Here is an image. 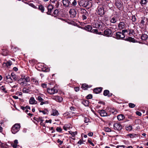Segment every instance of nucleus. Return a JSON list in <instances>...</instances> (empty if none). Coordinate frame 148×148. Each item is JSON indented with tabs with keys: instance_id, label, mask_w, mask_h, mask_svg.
Returning <instances> with one entry per match:
<instances>
[{
	"instance_id": "nucleus-1",
	"label": "nucleus",
	"mask_w": 148,
	"mask_h": 148,
	"mask_svg": "<svg viewBox=\"0 0 148 148\" xmlns=\"http://www.w3.org/2000/svg\"><path fill=\"white\" fill-rule=\"evenodd\" d=\"M117 39H121L133 42H138L142 43L143 41L147 40L148 38H135V39L134 38H116Z\"/></svg>"
},
{
	"instance_id": "nucleus-2",
	"label": "nucleus",
	"mask_w": 148,
	"mask_h": 148,
	"mask_svg": "<svg viewBox=\"0 0 148 148\" xmlns=\"http://www.w3.org/2000/svg\"><path fill=\"white\" fill-rule=\"evenodd\" d=\"M30 80V78L28 76L22 75L21 78L19 79V83L23 86H25L27 85V82Z\"/></svg>"
},
{
	"instance_id": "nucleus-3",
	"label": "nucleus",
	"mask_w": 148,
	"mask_h": 148,
	"mask_svg": "<svg viewBox=\"0 0 148 148\" xmlns=\"http://www.w3.org/2000/svg\"><path fill=\"white\" fill-rule=\"evenodd\" d=\"M80 13L81 14V18L82 20H84L87 19L89 15L88 12L85 9L80 8Z\"/></svg>"
},
{
	"instance_id": "nucleus-4",
	"label": "nucleus",
	"mask_w": 148,
	"mask_h": 148,
	"mask_svg": "<svg viewBox=\"0 0 148 148\" xmlns=\"http://www.w3.org/2000/svg\"><path fill=\"white\" fill-rule=\"evenodd\" d=\"M103 23L97 21L94 23L93 25L94 27L98 28V29L102 31L103 29L102 25Z\"/></svg>"
},
{
	"instance_id": "nucleus-5",
	"label": "nucleus",
	"mask_w": 148,
	"mask_h": 148,
	"mask_svg": "<svg viewBox=\"0 0 148 148\" xmlns=\"http://www.w3.org/2000/svg\"><path fill=\"white\" fill-rule=\"evenodd\" d=\"M97 11V14L100 16H103L105 14L104 9L102 6H98Z\"/></svg>"
},
{
	"instance_id": "nucleus-6",
	"label": "nucleus",
	"mask_w": 148,
	"mask_h": 148,
	"mask_svg": "<svg viewBox=\"0 0 148 148\" xmlns=\"http://www.w3.org/2000/svg\"><path fill=\"white\" fill-rule=\"evenodd\" d=\"M127 27V24L125 21H120L118 25V29L120 30L126 29Z\"/></svg>"
},
{
	"instance_id": "nucleus-7",
	"label": "nucleus",
	"mask_w": 148,
	"mask_h": 148,
	"mask_svg": "<svg viewBox=\"0 0 148 148\" xmlns=\"http://www.w3.org/2000/svg\"><path fill=\"white\" fill-rule=\"evenodd\" d=\"M18 131V124L16 123L12 127L11 131L13 134L16 133Z\"/></svg>"
},
{
	"instance_id": "nucleus-8",
	"label": "nucleus",
	"mask_w": 148,
	"mask_h": 148,
	"mask_svg": "<svg viewBox=\"0 0 148 148\" xmlns=\"http://www.w3.org/2000/svg\"><path fill=\"white\" fill-rule=\"evenodd\" d=\"M47 90L48 92L50 94H53L57 93L58 91L56 87L55 86L53 88H48Z\"/></svg>"
},
{
	"instance_id": "nucleus-9",
	"label": "nucleus",
	"mask_w": 148,
	"mask_h": 148,
	"mask_svg": "<svg viewBox=\"0 0 148 148\" xmlns=\"http://www.w3.org/2000/svg\"><path fill=\"white\" fill-rule=\"evenodd\" d=\"M114 128L115 130L120 131L122 129V127L120 123H115L114 124Z\"/></svg>"
},
{
	"instance_id": "nucleus-10",
	"label": "nucleus",
	"mask_w": 148,
	"mask_h": 148,
	"mask_svg": "<svg viewBox=\"0 0 148 148\" xmlns=\"http://www.w3.org/2000/svg\"><path fill=\"white\" fill-rule=\"evenodd\" d=\"M52 99L58 102H61L63 100L62 98L60 96H53Z\"/></svg>"
},
{
	"instance_id": "nucleus-11",
	"label": "nucleus",
	"mask_w": 148,
	"mask_h": 148,
	"mask_svg": "<svg viewBox=\"0 0 148 148\" xmlns=\"http://www.w3.org/2000/svg\"><path fill=\"white\" fill-rule=\"evenodd\" d=\"M43 121L42 117H34L33 118V122L36 124H37L39 122Z\"/></svg>"
},
{
	"instance_id": "nucleus-12",
	"label": "nucleus",
	"mask_w": 148,
	"mask_h": 148,
	"mask_svg": "<svg viewBox=\"0 0 148 148\" xmlns=\"http://www.w3.org/2000/svg\"><path fill=\"white\" fill-rule=\"evenodd\" d=\"M103 33L105 36L110 37L112 33V31L109 29H107L104 31Z\"/></svg>"
},
{
	"instance_id": "nucleus-13",
	"label": "nucleus",
	"mask_w": 148,
	"mask_h": 148,
	"mask_svg": "<svg viewBox=\"0 0 148 148\" xmlns=\"http://www.w3.org/2000/svg\"><path fill=\"white\" fill-rule=\"evenodd\" d=\"M117 18L116 16H114L111 17L110 19V25H111V23L114 24L116 23L117 21Z\"/></svg>"
},
{
	"instance_id": "nucleus-14",
	"label": "nucleus",
	"mask_w": 148,
	"mask_h": 148,
	"mask_svg": "<svg viewBox=\"0 0 148 148\" xmlns=\"http://www.w3.org/2000/svg\"><path fill=\"white\" fill-rule=\"evenodd\" d=\"M69 13L70 14L71 17L73 18L75 17L76 14V12L74 9L70 10L69 11Z\"/></svg>"
},
{
	"instance_id": "nucleus-15",
	"label": "nucleus",
	"mask_w": 148,
	"mask_h": 148,
	"mask_svg": "<svg viewBox=\"0 0 148 148\" xmlns=\"http://www.w3.org/2000/svg\"><path fill=\"white\" fill-rule=\"evenodd\" d=\"M98 112L101 116L104 117L107 116V113L104 110H99Z\"/></svg>"
},
{
	"instance_id": "nucleus-16",
	"label": "nucleus",
	"mask_w": 148,
	"mask_h": 148,
	"mask_svg": "<svg viewBox=\"0 0 148 148\" xmlns=\"http://www.w3.org/2000/svg\"><path fill=\"white\" fill-rule=\"evenodd\" d=\"M53 6L51 5H49L47 7L48 11L47 12V14L50 15L51 14L52 11V10L53 8Z\"/></svg>"
},
{
	"instance_id": "nucleus-17",
	"label": "nucleus",
	"mask_w": 148,
	"mask_h": 148,
	"mask_svg": "<svg viewBox=\"0 0 148 148\" xmlns=\"http://www.w3.org/2000/svg\"><path fill=\"white\" fill-rule=\"evenodd\" d=\"M82 29H84L89 32H91V31L92 29V26L89 25H88L86 26H85L84 27H79Z\"/></svg>"
},
{
	"instance_id": "nucleus-18",
	"label": "nucleus",
	"mask_w": 148,
	"mask_h": 148,
	"mask_svg": "<svg viewBox=\"0 0 148 148\" xmlns=\"http://www.w3.org/2000/svg\"><path fill=\"white\" fill-rule=\"evenodd\" d=\"M51 2L53 4H54L53 5L56 8H58L59 5V3L58 1L57 0H50Z\"/></svg>"
},
{
	"instance_id": "nucleus-19",
	"label": "nucleus",
	"mask_w": 148,
	"mask_h": 148,
	"mask_svg": "<svg viewBox=\"0 0 148 148\" xmlns=\"http://www.w3.org/2000/svg\"><path fill=\"white\" fill-rule=\"evenodd\" d=\"M115 5L120 10L122 7V4L120 1H118L116 2Z\"/></svg>"
},
{
	"instance_id": "nucleus-20",
	"label": "nucleus",
	"mask_w": 148,
	"mask_h": 148,
	"mask_svg": "<svg viewBox=\"0 0 148 148\" xmlns=\"http://www.w3.org/2000/svg\"><path fill=\"white\" fill-rule=\"evenodd\" d=\"M103 95L105 96H108V97H110L112 95V93H110L109 90H104Z\"/></svg>"
},
{
	"instance_id": "nucleus-21",
	"label": "nucleus",
	"mask_w": 148,
	"mask_h": 148,
	"mask_svg": "<svg viewBox=\"0 0 148 148\" xmlns=\"http://www.w3.org/2000/svg\"><path fill=\"white\" fill-rule=\"evenodd\" d=\"M29 103L31 104H37V102L33 97H31L29 99Z\"/></svg>"
},
{
	"instance_id": "nucleus-22",
	"label": "nucleus",
	"mask_w": 148,
	"mask_h": 148,
	"mask_svg": "<svg viewBox=\"0 0 148 148\" xmlns=\"http://www.w3.org/2000/svg\"><path fill=\"white\" fill-rule=\"evenodd\" d=\"M101 87L97 88L94 89L93 91L95 93L98 94L100 93L102 91Z\"/></svg>"
},
{
	"instance_id": "nucleus-23",
	"label": "nucleus",
	"mask_w": 148,
	"mask_h": 148,
	"mask_svg": "<svg viewBox=\"0 0 148 148\" xmlns=\"http://www.w3.org/2000/svg\"><path fill=\"white\" fill-rule=\"evenodd\" d=\"M59 115V113L57 110L55 109H53L52 110V112L51 114V115L53 116H57Z\"/></svg>"
},
{
	"instance_id": "nucleus-24",
	"label": "nucleus",
	"mask_w": 148,
	"mask_h": 148,
	"mask_svg": "<svg viewBox=\"0 0 148 148\" xmlns=\"http://www.w3.org/2000/svg\"><path fill=\"white\" fill-rule=\"evenodd\" d=\"M70 1L68 0H63V3L64 6L68 7L69 5Z\"/></svg>"
},
{
	"instance_id": "nucleus-25",
	"label": "nucleus",
	"mask_w": 148,
	"mask_h": 148,
	"mask_svg": "<svg viewBox=\"0 0 148 148\" xmlns=\"http://www.w3.org/2000/svg\"><path fill=\"white\" fill-rule=\"evenodd\" d=\"M38 10L40 11L41 12L44 13L45 11V7L42 5H38Z\"/></svg>"
},
{
	"instance_id": "nucleus-26",
	"label": "nucleus",
	"mask_w": 148,
	"mask_h": 148,
	"mask_svg": "<svg viewBox=\"0 0 148 148\" xmlns=\"http://www.w3.org/2000/svg\"><path fill=\"white\" fill-rule=\"evenodd\" d=\"M18 143V140H14V142L11 143V145L14 148H16L17 147V145Z\"/></svg>"
},
{
	"instance_id": "nucleus-27",
	"label": "nucleus",
	"mask_w": 148,
	"mask_h": 148,
	"mask_svg": "<svg viewBox=\"0 0 148 148\" xmlns=\"http://www.w3.org/2000/svg\"><path fill=\"white\" fill-rule=\"evenodd\" d=\"M86 1L85 0H83L81 1L78 2L79 5L80 7L82 6L84 7L85 5Z\"/></svg>"
},
{
	"instance_id": "nucleus-28",
	"label": "nucleus",
	"mask_w": 148,
	"mask_h": 148,
	"mask_svg": "<svg viewBox=\"0 0 148 148\" xmlns=\"http://www.w3.org/2000/svg\"><path fill=\"white\" fill-rule=\"evenodd\" d=\"M91 32L96 34L99 35L102 34L101 32H98V30L97 29H92Z\"/></svg>"
},
{
	"instance_id": "nucleus-29",
	"label": "nucleus",
	"mask_w": 148,
	"mask_h": 148,
	"mask_svg": "<svg viewBox=\"0 0 148 148\" xmlns=\"http://www.w3.org/2000/svg\"><path fill=\"white\" fill-rule=\"evenodd\" d=\"M89 101L88 100H84L82 101V103L86 106H88L89 104Z\"/></svg>"
},
{
	"instance_id": "nucleus-30",
	"label": "nucleus",
	"mask_w": 148,
	"mask_h": 148,
	"mask_svg": "<svg viewBox=\"0 0 148 148\" xmlns=\"http://www.w3.org/2000/svg\"><path fill=\"white\" fill-rule=\"evenodd\" d=\"M117 118L119 121H121L124 118V116L123 115L121 114L118 115L117 116Z\"/></svg>"
},
{
	"instance_id": "nucleus-31",
	"label": "nucleus",
	"mask_w": 148,
	"mask_h": 148,
	"mask_svg": "<svg viewBox=\"0 0 148 148\" xmlns=\"http://www.w3.org/2000/svg\"><path fill=\"white\" fill-rule=\"evenodd\" d=\"M49 103V102L48 101H45L43 99V101L40 103V105H47Z\"/></svg>"
},
{
	"instance_id": "nucleus-32",
	"label": "nucleus",
	"mask_w": 148,
	"mask_h": 148,
	"mask_svg": "<svg viewBox=\"0 0 148 148\" xmlns=\"http://www.w3.org/2000/svg\"><path fill=\"white\" fill-rule=\"evenodd\" d=\"M127 136H129L131 138H133L137 136V134H130L127 135Z\"/></svg>"
},
{
	"instance_id": "nucleus-33",
	"label": "nucleus",
	"mask_w": 148,
	"mask_h": 148,
	"mask_svg": "<svg viewBox=\"0 0 148 148\" xmlns=\"http://www.w3.org/2000/svg\"><path fill=\"white\" fill-rule=\"evenodd\" d=\"M39 112H42L44 114H47L48 113V111L47 109H45L44 110L41 111L40 110Z\"/></svg>"
},
{
	"instance_id": "nucleus-34",
	"label": "nucleus",
	"mask_w": 148,
	"mask_h": 148,
	"mask_svg": "<svg viewBox=\"0 0 148 148\" xmlns=\"http://www.w3.org/2000/svg\"><path fill=\"white\" fill-rule=\"evenodd\" d=\"M125 127L126 130L129 131H130L132 130V126L131 125H130L128 126H126Z\"/></svg>"
},
{
	"instance_id": "nucleus-35",
	"label": "nucleus",
	"mask_w": 148,
	"mask_h": 148,
	"mask_svg": "<svg viewBox=\"0 0 148 148\" xmlns=\"http://www.w3.org/2000/svg\"><path fill=\"white\" fill-rule=\"evenodd\" d=\"M82 87L83 89L85 90L86 89L88 88V85L86 84H82Z\"/></svg>"
},
{
	"instance_id": "nucleus-36",
	"label": "nucleus",
	"mask_w": 148,
	"mask_h": 148,
	"mask_svg": "<svg viewBox=\"0 0 148 148\" xmlns=\"http://www.w3.org/2000/svg\"><path fill=\"white\" fill-rule=\"evenodd\" d=\"M36 99L38 100L39 102L41 103L42 101H43V99L42 98L41 96H38L36 97Z\"/></svg>"
},
{
	"instance_id": "nucleus-37",
	"label": "nucleus",
	"mask_w": 148,
	"mask_h": 148,
	"mask_svg": "<svg viewBox=\"0 0 148 148\" xmlns=\"http://www.w3.org/2000/svg\"><path fill=\"white\" fill-rule=\"evenodd\" d=\"M30 91L29 89H27L26 88H24L23 89V91L24 93H28Z\"/></svg>"
},
{
	"instance_id": "nucleus-38",
	"label": "nucleus",
	"mask_w": 148,
	"mask_h": 148,
	"mask_svg": "<svg viewBox=\"0 0 148 148\" xmlns=\"http://www.w3.org/2000/svg\"><path fill=\"white\" fill-rule=\"evenodd\" d=\"M2 54L3 56H6L8 54L7 51L5 50H2Z\"/></svg>"
},
{
	"instance_id": "nucleus-39",
	"label": "nucleus",
	"mask_w": 148,
	"mask_h": 148,
	"mask_svg": "<svg viewBox=\"0 0 148 148\" xmlns=\"http://www.w3.org/2000/svg\"><path fill=\"white\" fill-rule=\"evenodd\" d=\"M105 131L107 132H110L111 131V129L108 127H106L104 128Z\"/></svg>"
},
{
	"instance_id": "nucleus-40",
	"label": "nucleus",
	"mask_w": 148,
	"mask_h": 148,
	"mask_svg": "<svg viewBox=\"0 0 148 148\" xmlns=\"http://www.w3.org/2000/svg\"><path fill=\"white\" fill-rule=\"evenodd\" d=\"M32 81L33 82H34V84L36 85H37L38 84V82L36 79L34 78H32Z\"/></svg>"
},
{
	"instance_id": "nucleus-41",
	"label": "nucleus",
	"mask_w": 148,
	"mask_h": 148,
	"mask_svg": "<svg viewBox=\"0 0 148 148\" xmlns=\"http://www.w3.org/2000/svg\"><path fill=\"white\" fill-rule=\"evenodd\" d=\"M11 77L14 80H16V75L13 73H11Z\"/></svg>"
},
{
	"instance_id": "nucleus-42",
	"label": "nucleus",
	"mask_w": 148,
	"mask_h": 148,
	"mask_svg": "<svg viewBox=\"0 0 148 148\" xmlns=\"http://www.w3.org/2000/svg\"><path fill=\"white\" fill-rule=\"evenodd\" d=\"M147 0H141L140 3L142 5H145L146 4Z\"/></svg>"
},
{
	"instance_id": "nucleus-43",
	"label": "nucleus",
	"mask_w": 148,
	"mask_h": 148,
	"mask_svg": "<svg viewBox=\"0 0 148 148\" xmlns=\"http://www.w3.org/2000/svg\"><path fill=\"white\" fill-rule=\"evenodd\" d=\"M92 5V3L89 1H88V5H87L86 7V8L89 9L90 8Z\"/></svg>"
},
{
	"instance_id": "nucleus-44",
	"label": "nucleus",
	"mask_w": 148,
	"mask_h": 148,
	"mask_svg": "<svg viewBox=\"0 0 148 148\" xmlns=\"http://www.w3.org/2000/svg\"><path fill=\"white\" fill-rule=\"evenodd\" d=\"M121 32V34L122 35H123V36L124 37H125V36L124 35V34L125 33H127V31L126 29H124L122 30V32Z\"/></svg>"
},
{
	"instance_id": "nucleus-45",
	"label": "nucleus",
	"mask_w": 148,
	"mask_h": 148,
	"mask_svg": "<svg viewBox=\"0 0 148 148\" xmlns=\"http://www.w3.org/2000/svg\"><path fill=\"white\" fill-rule=\"evenodd\" d=\"M5 64L7 66H10L12 64V62L11 61H8Z\"/></svg>"
},
{
	"instance_id": "nucleus-46",
	"label": "nucleus",
	"mask_w": 148,
	"mask_h": 148,
	"mask_svg": "<svg viewBox=\"0 0 148 148\" xmlns=\"http://www.w3.org/2000/svg\"><path fill=\"white\" fill-rule=\"evenodd\" d=\"M129 106L130 108H133L135 107V105L134 103H129Z\"/></svg>"
},
{
	"instance_id": "nucleus-47",
	"label": "nucleus",
	"mask_w": 148,
	"mask_h": 148,
	"mask_svg": "<svg viewBox=\"0 0 148 148\" xmlns=\"http://www.w3.org/2000/svg\"><path fill=\"white\" fill-rule=\"evenodd\" d=\"M77 2L76 0H74L72 2V5L73 6H75L77 5Z\"/></svg>"
},
{
	"instance_id": "nucleus-48",
	"label": "nucleus",
	"mask_w": 148,
	"mask_h": 148,
	"mask_svg": "<svg viewBox=\"0 0 148 148\" xmlns=\"http://www.w3.org/2000/svg\"><path fill=\"white\" fill-rule=\"evenodd\" d=\"M121 32H119L116 33V37H121Z\"/></svg>"
},
{
	"instance_id": "nucleus-49",
	"label": "nucleus",
	"mask_w": 148,
	"mask_h": 148,
	"mask_svg": "<svg viewBox=\"0 0 148 148\" xmlns=\"http://www.w3.org/2000/svg\"><path fill=\"white\" fill-rule=\"evenodd\" d=\"M126 146L122 145H117L116 146V148H126Z\"/></svg>"
},
{
	"instance_id": "nucleus-50",
	"label": "nucleus",
	"mask_w": 148,
	"mask_h": 148,
	"mask_svg": "<svg viewBox=\"0 0 148 148\" xmlns=\"http://www.w3.org/2000/svg\"><path fill=\"white\" fill-rule=\"evenodd\" d=\"M132 20L133 22H135L136 21V18L135 16H132Z\"/></svg>"
},
{
	"instance_id": "nucleus-51",
	"label": "nucleus",
	"mask_w": 148,
	"mask_h": 148,
	"mask_svg": "<svg viewBox=\"0 0 148 148\" xmlns=\"http://www.w3.org/2000/svg\"><path fill=\"white\" fill-rule=\"evenodd\" d=\"M56 130L58 132H60L62 131V129L60 127H58L56 129Z\"/></svg>"
},
{
	"instance_id": "nucleus-52",
	"label": "nucleus",
	"mask_w": 148,
	"mask_h": 148,
	"mask_svg": "<svg viewBox=\"0 0 148 148\" xmlns=\"http://www.w3.org/2000/svg\"><path fill=\"white\" fill-rule=\"evenodd\" d=\"M58 12H59L58 10L56 9L54 11L53 13L54 14L56 15H57Z\"/></svg>"
},
{
	"instance_id": "nucleus-53",
	"label": "nucleus",
	"mask_w": 148,
	"mask_h": 148,
	"mask_svg": "<svg viewBox=\"0 0 148 148\" xmlns=\"http://www.w3.org/2000/svg\"><path fill=\"white\" fill-rule=\"evenodd\" d=\"M7 82L8 83H11L13 81L11 77L7 80Z\"/></svg>"
},
{
	"instance_id": "nucleus-54",
	"label": "nucleus",
	"mask_w": 148,
	"mask_h": 148,
	"mask_svg": "<svg viewBox=\"0 0 148 148\" xmlns=\"http://www.w3.org/2000/svg\"><path fill=\"white\" fill-rule=\"evenodd\" d=\"M89 121V119L87 117H85L84 122L85 123H87Z\"/></svg>"
},
{
	"instance_id": "nucleus-55",
	"label": "nucleus",
	"mask_w": 148,
	"mask_h": 148,
	"mask_svg": "<svg viewBox=\"0 0 148 148\" xmlns=\"http://www.w3.org/2000/svg\"><path fill=\"white\" fill-rule=\"evenodd\" d=\"M86 98L87 99H91L92 98V96L91 94L88 95L87 96Z\"/></svg>"
},
{
	"instance_id": "nucleus-56",
	"label": "nucleus",
	"mask_w": 148,
	"mask_h": 148,
	"mask_svg": "<svg viewBox=\"0 0 148 148\" xmlns=\"http://www.w3.org/2000/svg\"><path fill=\"white\" fill-rule=\"evenodd\" d=\"M71 111H75L76 110V108L73 107H71L70 108Z\"/></svg>"
},
{
	"instance_id": "nucleus-57",
	"label": "nucleus",
	"mask_w": 148,
	"mask_h": 148,
	"mask_svg": "<svg viewBox=\"0 0 148 148\" xmlns=\"http://www.w3.org/2000/svg\"><path fill=\"white\" fill-rule=\"evenodd\" d=\"M57 142L58 143H59L60 145H61L62 144L63 142V141L60 140L59 139H58L57 140Z\"/></svg>"
},
{
	"instance_id": "nucleus-58",
	"label": "nucleus",
	"mask_w": 148,
	"mask_h": 148,
	"mask_svg": "<svg viewBox=\"0 0 148 148\" xmlns=\"http://www.w3.org/2000/svg\"><path fill=\"white\" fill-rule=\"evenodd\" d=\"M134 32L133 30H130L128 33L129 35L130 36H132V35L133 34Z\"/></svg>"
},
{
	"instance_id": "nucleus-59",
	"label": "nucleus",
	"mask_w": 148,
	"mask_h": 148,
	"mask_svg": "<svg viewBox=\"0 0 148 148\" xmlns=\"http://www.w3.org/2000/svg\"><path fill=\"white\" fill-rule=\"evenodd\" d=\"M88 143H90L92 146H94V145L90 140H88Z\"/></svg>"
},
{
	"instance_id": "nucleus-60",
	"label": "nucleus",
	"mask_w": 148,
	"mask_h": 148,
	"mask_svg": "<svg viewBox=\"0 0 148 148\" xmlns=\"http://www.w3.org/2000/svg\"><path fill=\"white\" fill-rule=\"evenodd\" d=\"M29 5L34 8H37L36 6L33 4L31 3L29 4Z\"/></svg>"
},
{
	"instance_id": "nucleus-61",
	"label": "nucleus",
	"mask_w": 148,
	"mask_h": 148,
	"mask_svg": "<svg viewBox=\"0 0 148 148\" xmlns=\"http://www.w3.org/2000/svg\"><path fill=\"white\" fill-rule=\"evenodd\" d=\"M136 114L137 115L139 116H140L141 115V113L138 111H136Z\"/></svg>"
},
{
	"instance_id": "nucleus-62",
	"label": "nucleus",
	"mask_w": 148,
	"mask_h": 148,
	"mask_svg": "<svg viewBox=\"0 0 148 148\" xmlns=\"http://www.w3.org/2000/svg\"><path fill=\"white\" fill-rule=\"evenodd\" d=\"M21 109H22L23 110H27L26 109V107H23V106H21Z\"/></svg>"
},
{
	"instance_id": "nucleus-63",
	"label": "nucleus",
	"mask_w": 148,
	"mask_h": 148,
	"mask_svg": "<svg viewBox=\"0 0 148 148\" xmlns=\"http://www.w3.org/2000/svg\"><path fill=\"white\" fill-rule=\"evenodd\" d=\"M88 135L90 136H92L93 135V133L92 132H90L88 134Z\"/></svg>"
},
{
	"instance_id": "nucleus-64",
	"label": "nucleus",
	"mask_w": 148,
	"mask_h": 148,
	"mask_svg": "<svg viewBox=\"0 0 148 148\" xmlns=\"http://www.w3.org/2000/svg\"><path fill=\"white\" fill-rule=\"evenodd\" d=\"M0 89L3 91H4L5 89L3 86H2L0 87Z\"/></svg>"
}]
</instances>
